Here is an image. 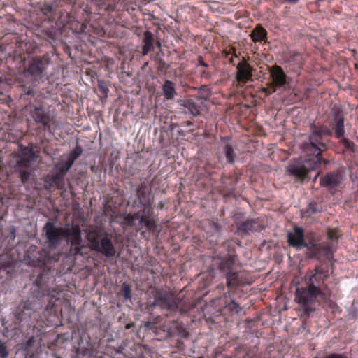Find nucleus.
Returning a JSON list of instances; mask_svg holds the SVG:
<instances>
[{
    "instance_id": "nucleus-58",
    "label": "nucleus",
    "mask_w": 358,
    "mask_h": 358,
    "mask_svg": "<svg viewBox=\"0 0 358 358\" xmlns=\"http://www.w3.org/2000/svg\"><path fill=\"white\" fill-rule=\"evenodd\" d=\"M319 174H320V172H318V173L316 174V176H315V178H314V179H313V182H315V181H316L317 178L318 177Z\"/></svg>"
},
{
    "instance_id": "nucleus-22",
    "label": "nucleus",
    "mask_w": 358,
    "mask_h": 358,
    "mask_svg": "<svg viewBox=\"0 0 358 358\" xmlns=\"http://www.w3.org/2000/svg\"><path fill=\"white\" fill-rule=\"evenodd\" d=\"M250 37L254 43H266L268 41V32L265 28L258 24L251 31Z\"/></svg>"
},
{
    "instance_id": "nucleus-57",
    "label": "nucleus",
    "mask_w": 358,
    "mask_h": 358,
    "mask_svg": "<svg viewBox=\"0 0 358 358\" xmlns=\"http://www.w3.org/2000/svg\"><path fill=\"white\" fill-rule=\"evenodd\" d=\"M3 81V74L0 73V85L2 83Z\"/></svg>"
},
{
    "instance_id": "nucleus-28",
    "label": "nucleus",
    "mask_w": 358,
    "mask_h": 358,
    "mask_svg": "<svg viewBox=\"0 0 358 358\" xmlns=\"http://www.w3.org/2000/svg\"><path fill=\"white\" fill-rule=\"evenodd\" d=\"M320 249L318 250V252H320L319 255L317 257H315V258H320L322 257H325L327 258L330 257L333 254V248L331 245H330L329 243H322L320 244Z\"/></svg>"
},
{
    "instance_id": "nucleus-10",
    "label": "nucleus",
    "mask_w": 358,
    "mask_h": 358,
    "mask_svg": "<svg viewBox=\"0 0 358 358\" xmlns=\"http://www.w3.org/2000/svg\"><path fill=\"white\" fill-rule=\"evenodd\" d=\"M50 63V57L48 55L36 57L29 62L27 73L36 80L44 76L45 71Z\"/></svg>"
},
{
    "instance_id": "nucleus-34",
    "label": "nucleus",
    "mask_w": 358,
    "mask_h": 358,
    "mask_svg": "<svg viewBox=\"0 0 358 358\" xmlns=\"http://www.w3.org/2000/svg\"><path fill=\"white\" fill-rule=\"evenodd\" d=\"M154 41H155V39H154L153 34L150 31H146L144 33V38H143L144 45H143L150 47L153 49Z\"/></svg>"
},
{
    "instance_id": "nucleus-25",
    "label": "nucleus",
    "mask_w": 358,
    "mask_h": 358,
    "mask_svg": "<svg viewBox=\"0 0 358 358\" xmlns=\"http://www.w3.org/2000/svg\"><path fill=\"white\" fill-rule=\"evenodd\" d=\"M183 106L187 109L186 113L192 115L193 117L200 115V106L193 100H185Z\"/></svg>"
},
{
    "instance_id": "nucleus-47",
    "label": "nucleus",
    "mask_w": 358,
    "mask_h": 358,
    "mask_svg": "<svg viewBox=\"0 0 358 358\" xmlns=\"http://www.w3.org/2000/svg\"><path fill=\"white\" fill-rule=\"evenodd\" d=\"M15 234H16V229L14 227H12L10 229V233L8 235V238H10V240H14L15 238Z\"/></svg>"
},
{
    "instance_id": "nucleus-29",
    "label": "nucleus",
    "mask_w": 358,
    "mask_h": 358,
    "mask_svg": "<svg viewBox=\"0 0 358 358\" xmlns=\"http://www.w3.org/2000/svg\"><path fill=\"white\" fill-rule=\"evenodd\" d=\"M52 185H55L58 189H62L64 187V178L59 173H55L48 177Z\"/></svg>"
},
{
    "instance_id": "nucleus-16",
    "label": "nucleus",
    "mask_w": 358,
    "mask_h": 358,
    "mask_svg": "<svg viewBox=\"0 0 358 358\" xmlns=\"http://www.w3.org/2000/svg\"><path fill=\"white\" fill-rule=\"evenodd\" d=\"M236 80L241 85H245L248 81L252 80V67L250 64L243 60L237 66Z\"/></svg>"
},
{
    "instance_id": "nucleus-33",
    "label": "nucleus",
    "mask_w": 358,
    "mask_h": 358,
    "mask_svg": "<svg viewBox=\"0 0 358 358\" xmlns=\"http://www.w3.org/2000/svg\"><path fill=\"white\" fill-rule=\"evenodd\" d=\"M224 308L231 314H238L241 310L239 304L234 300H231L228 303H227Z\"/></svg>"
},
{
    "instance_id": "nucleus-62",
    "label": "nucleus",
    "mask_w": 358,
    "mask_h": 358,
    "mask_svg": "<svg viewBox=\"0 0 358 358\" xmlns=\"http://www.w3.org/2000/svg\"><path fill=\"white\" fill-rule=\"evenodd\" d=\"M357 17H358V14H357Z\"/></svg>"
},
{
    "instance_id": "nucleus-52",
    "label": "nucleus",
    "mask_w": 358,
    "mask_h": 358,
    "mask_svg": "<svg viewBox=\"0 0 358 358\" xmlns=\"http://www.w3.org/2000/svg\"><path fill=\"white\" fill-rule=\"evenodd\" d=\"M45 264V257H40L38 262V266H44Z\"/></svg>"
},
{
    "instance_id": "nucleus-19",
    "label": "nucleus",
    "mask_w": 358,
    "mask_h": 358,
    "mask_svg": "<svg viewBox=\"0 0 358 358\" xmlns=\"http://www.w3.org/2000/svg\"><path fill=\"white\" fill-rule=\"evenodd\" d=\"M34 311L33 303L27 300L17 306L14 311V315L15 319L20 322L27 318H30Z\"/></svg>"
},
{
    "instance_id": "nucleus-20",
    "label": "nucleus",
    "mask_w": 358,
    "mask_h": 358,
    "mask_svg": "<svg viewBox=\"0 0 358 358\" xmlns=\"http://www.w3.org/2000/svg\"><path fill=\"white\" fill-rule=\"evenodd\" d=\"M36 157L31 148H24L17 156V168H29Z\"/></svg>"
},
{
    "instance_id": "nucleus-43",
    "label": "nucleus",
    "mask_w": 358,
    "mask_h": 358,
    "mask_svg": "<svg viewBox=\"0 0 358 358\" xmlns=\"http://www.w3.org/2000/svg\"><path fill=\"white\" fill-rule=\"evenodd\" d=\"M323 358H350L345 353H331Z\"/></svg>"
},
{
    "instance_id": "nucleus-5",
    "label": "nucleus",
    "mask_w": 358,
    "mask_h": 358,
    "mask_svg": "<svg viewBox=\"0 0 358 358\" xmlns=\"http://www.w3.org/2000/svg\"><path fill=\"white\" fill-rule=\"evenodd\" d=\"M345 117L344 113L340 106L334 105L331 109L328 119V123L334 131V137L341 138L345 136Z\"/></svg>"
},
{
    "instance_id": "nucleus-2",
    "label": "nucleus",
    "mask_w": 358,
    "mask_h": 358,
    "mask_svg": "<svg viewBox=\"0 0 358 358\" xmlns=\"http://www.w3.org/2000/svg\"><path fill=\"white\" fill-rule=\"evenodd\" d=\"M324 268L316 266L313 273L306 280V287H297L295 300L303 307L304 313L309 315L315 310L311 306L317 301V297L324 299L325 293L321 289L320 285L327 278Z\"/></svg>"
},
{
    "instance_id": "nucleus-6",
    "label": "nucleus",
    "mask_w": 358,
    "mask_h": 358,
    "mask_svg": "<svg viewBox=\"0 0 358 358\" xmlns=\"http://www.w3.org/2000/svg\"><path fill=\"white\" fill-rule=\"evenodd\" d=\"M143 208L132 214L135 221L138 220L140 227H145L152 234H158L159 230L157 229V224L153 209L148 207Z\"/></svg>"
},
{
    "instance_id": "nucleus-12",
    "label": "nucleus",
    "mask_w": 358,
    "mask_h": 358,
    "mask_svg": "<svg viewBox=\"0 0 358 358\" xmlns=\"http://www.w3.org/2000/svg\"><path fill=\"white\" fill-rule=\"evenodd\" d=\"M30 114L34 120L44 127L45 130L51 132L52 128L50 123L54 120V117L51 115L49 110L44 107L34 106L30 111Z\"/></svg>"
},
{
    "instance_id": "nucleus-37",
    "label": "nucleus",
    "mask_w": 358,
    "mask_h": 358,
    "mask_svg": "<svg viewBox=\"0 0 358 358\" xmlns=\"http://www.w3.org/2000/svg\"><path fill=\"white\" fill-rule=\"evenodd\" d=\"M341 235L338 229H329L327 231V238L331 241H336Z\"/></svg>"
},
{
    "instance_id": "nucleus-17",
    "label": "nucleus",
    "mask_w": 358,
    "mask_h": 358,
    "mask_svg": "<svg viewBox=\"0 0 358 358\" xmlns=\"http://www.w3.org/2000/svg\"><path fill=\"white\" fill-rule=\"evenodd\" d=\"M136 196L139 201L138 206L152 208L153 196L151 191L148 189L145 183H141L136 189Z\"/></svg>"
},
{
    "instance_id": "nucleus-3",
    "label": "nucleus",
    "mask_w": 358,
    "mask_h": 358,
    "mask_svg": "<svg viewBox=\"0 0 358 358\" xmlns=\"http://www.w3.org/2000/svg\"><path fill=\"white\" fill-rule=\"evenodd\" d=\"M86 238L92 250L107 258L116 255L117 250L113 241V234L102 229H92L87 233Z\"/></svg>"
},
{
    "instance_id": "nucleus-59",
    "label": "nucleus",
    "mask_w": 358,
    "mask_h": 358,
    "mask_svg": "<svg viewBox=\"0 0 358 358\" xmlns=\"http://www.w3.org/2000/svg\"><path fill=\"white\" fill-rule=\"evenodd\" d=\"M156 45L158 47V48H160L161 47V43L159 41H157L156 43Z\"/></svg>"
},
{
    "instance_id": "nucleus-4",
    "label": "nucleus",
    "mask_w": 358,
    "mask_h": 358,
    "mask_svg": "<svg viewBox=\"0 0 358 358\" xmlns=\"http://www.w3.org/2000/svg\"><path fill=\"white\" fill-rule=\"evenodd\" d=\"M66 243L71 245L69 252L71 255L76 256L82 255V250L84 248L81 236V229L79 225H66L64 227V236Z\"/></svg>"
},
{
    "instance_id": "nucleus-41",
    "label": "nucleus",
    "mask_w": 358,
    "mask_h": 358,
    "mask_svg": "<svg viewBox=\"0 0 358 358\" xmlns=\"http://www.w3.org/2000/svg\"><path fill=\"white\" fill-rule=\"evenodd\" d=\"M9 355V351L5 343L0 340V357L7 358Z\"/></svg>"
},
{
    "instance_id": "nucleus-45",
    "label": "nucleus",
    "mask_w": 358,
    "mask_h": 358,
    "mask_svg": "<svg viewBox=\"0 0 358 358\" xmlns=\"http://www.w3.org/2000/svg\"><path fill=\"white\" fill-rule=\"evenodd\" d=\"M125 222L129 226H134L135 225L136 221L134 220V217L131 213H129L125 217Z\"/></svg>"
},
{
    "instance_id": "nucleus-13",
    "label": "nucleus",
    "mask_w": 358,
    "mask_h": 358,
    "mask_svg": "<svg viewBox=\"0 0 358 358\" xmlns=\"http://www.w3.org/2000/svg\"><path fill=\"white\" fill-rule=\"evenodd\" d=\"M269 74L271 82L270 84L278 89L284 88L287 84H289V78L287 77L282 68L275 64L269 68Z\"/></svg>"
},
{
    "instance_id": "nucleus-49",
    "label": "nucleus",
    "mask_w": 358,
    "mask_h": 358,
    "mask_svg": "<svg viewBox=\"0 0 358 358\" xmlns=\"http://www.w3.org/2000/svg\"><path fill=\"white\" fill-rule=\"evenodd\" d=\"M152 50H153V49L150 47L143 45V48H142V55H147L148 54V52Z\"/></svg>"
},
{
    "instance_id": "nucleus-61",
    "label": "nucleus",
    "mask_w": 358,
    "mask_h": 358,
    "mask_svg": "<svg viewBox=\"0 0 358 358\" xmlns=\"http://www.w3.org/2000/svg\"><path fill=\"white\" fill-rule=\"evenodd\" d=\"M144 233H145L144 231H142L141 235H144Z\"/></svg>"
},
{
    "instance_id": "nucleus-46",
    "label": "nucleus",
    "mask_w": 358,
    "mask_h": 358,
    "mask_svg": "<svg viewBox=\"0 0 358 358\" xmlns=\"http://www.w3.org/2000/svg\"><path fill=\"white\" fill-rule=\"evenodd\" d=\"M228 54H231L232 57L229 59V63L231 64H234V57H238V55L236 53V50L234 48H231L229 49Z\"/></svg>"
},
{
    "instance_id": "nucleus-56",
    "label": "nucleus",
    "mask_w": 358,
    "mask_h": 358,
    "mask_svg": "<svg viewBox=\"0 0 358 358\" xmlns=\"http://www.w3.org/2000/svg\"><path fill=\"white\" fill-rule=\"evenodd\" d=\"M329 306L331 308H338L337 305L335 303H334V302H331L330 304H329Z\"/></svg>"
},
{
    "instance_id": "nucleus-50",
    "label": "nucleus",
    "mask_w": 358,
    "mask_h": 358,
    "mask_svg": "<svg viewBox=\"0 0 358 358\" xmlns=\"http://www.w3.org/2000/svg\"><path fill=\"white\" fill-rule=\"evenodd\" d=\"M45 187L47 189H50L51 187H55V185H52V182L49 180V178L45 181Z\"/></svg>"
},
{
    "instance_id": "nucleus-38",
    "label": "nucleus",
    "mask_w": 358,
    "mask_h": 358,
    "mask_svg": "<svg viewBox=\"0 0 358 358\" xmlns=\"http://www.w3.org/2000/svg\"><path fill=\"white\" fill-rule=\"evenodd\" d=\"M122 293L124 299H130L131 297V290L130 286L127 284L124 283L122 287Z\"/></svg>"
},
{
    "instance_id": "nucleus-26",
    "label": "nucleus",
    "mask_w": 358,
    "mask_h": 358,
    "mask_svg": "<svg viewBox=\"0 0 358 358\" xmlns=\"http://www.w3.org/2000/svg\"><path fill=\"white\" fill-rule=\"evenodd\" d=\"M338 140L339 141L340 145L343 147V150L345 152L349 153L350 155H355L356 152V145L353 141L345 137V136L341 138H338Z\"/></svg>"
},
{
    "instance_id": "nucleus-39",
    "label": "nucleus",
    "mask_w": 358,
    "mask_h": 358,
    "mask_svg": "<svg viewBox=\"0 0 358 358\" xmlns=\"http://www.w3.org/2000/svg\"><path fill=\"white\" fill-rule=\"evenodd\" d=\"M97 87L101 93L106 97L109 92V89L106 83L103 80H99Z\"/></svg>"
},
{
    "instance_id": "nucleus-32",
    "label": "nucleus",
    "mask_w": 358,
    "mask_h": 358,
    "mask_svg": "<svg viewBox=\"0 0 358 358\" xmlns=\"http://www.w3.org/2000/svg\"><path fill=\"white\" fill-rule=\"evenodd\" d=\"M82 147L79 145H77L75 148L69 154L66 161L73 165L76 159L82 155Z\"/></svg>"
},
{
    "instance_id": "nucleus-11",
    "label": "nucleus",
    "mask_w": 358,
    "mask_h": 358,
    "mask_svg": "<svg viewBox=\"0 0 358 358\" xmlns=\"http://www.w3.org/2000/svg\"><path fill=\"white\" fill-rule=\"evenodd\" d=\"M226 278L227 286L231 290L252 282L250 274L245 271H236L228 274Z\"/></svg>"
},
{
    "instance_id": "nucleus-14",
    "label": "nucleus",
    "mask_w": 358,
    "mask_h": 358,
    "mask_svg": "<svg viewBox=\"0 0 358 358\" xmlns=\"http://www.w3.org/2000/svg\"><path fill=\"white\" fill-rule=\"evenodd\" d=\"M237 257L234 255H229L220 258L218 264V269L225 276L238 270Z\"/></svg>"
},
{
    "instance_id": "nucleus-55",
    "label": "nucleus",
    "mask_w": 358,
    "mask_h": 358,
    "mask_svg": "<svg viewBox=\"0 0 358 358\" xmlns=\"http://www.w3.org/2000/svg\"><path fill=\"white\" fill-rule=\"evenodd\" d=\"M200 90L201 91H205V90H209L208 87L206 85H202L201 87H200Z\"/></svg>"
},
{
    "instance_id": "nucleus-27",
    "label": "nucleus",
    "mask_w": 358,
    "mask_h": 358,
    "mask_svg": "<svg viewBox=\"0 0 358 358\" xmlns=\"http://www.w3.org/2000/svg\"><path fill=\"white\" fill-rule=\"evenodd\" d=\"M169 334L171 335L178 334L181 337H187L188 336V333L184 328L182 323L175 320L173 321L171 328L169 330Z\"/></svg>"
},
{
    "instance_id": "nucleus-54",
    "label": "nucleus",
    "mask_w": 358,
    "mask_h": 358,
    "mask_svg": "<svg viewBox=\"0 0 358 358\" xmlns=\"http://www.w3.org/2000/svg\"><path fill=\"white\" fill-rule=\"evenodd\" d=\"M164 207V203L163 201H160L158 203L157 208L159 209H163Z\"/></svg>"
},
{
    "instance_id": "nucleus-9",
    "label": "nucleus",
    "mask_w": 358,
    "mask_h": 358,
    "mask_svg": "<svg viewBox=\"0 0 358 358\" xmlns=\"http://www.w3.org/2000/svg\"><path fill=\"white\" fill-rule=\"evenodd\" d=\"M154 298V301L150 305L151 308L159 306L161 309L169 312L171 315L177 312L182 313V310L178 308V302L172 298L162 294L159 291L155 292Z\"/></svg>"
},
{
    "instance_id": "nucleus-1",
    "label": "nucleus",
    "mask_w": 358,
    "mask_h": 358,
    "mask_svg": "<svg viewBox=\"0 0 358 358\" xmlns=\"http://www.w3.org/2000/svg\"><path fill=\"white\" fill-rule=\"evenodd\" d=\"M333 134L332 128L324 125L314 127L308 140L301 145L304 156L291 160L286 167V172L301 182L309 180L310 171L320 166L323 160L322 153L327 148L323 136H331Z\"/></svg>"
},
{
    "instance_id": "nucleus-40",
    "label": "nucleus",
    "mask_w": 358,
    "mask_h": 358,
    "mask_svg": "<svg viewBox=\"0 0 358 358\" xmlns=\"http://www.w3.org/2000/svg\"><path fill=\"white\" fill-rule=\"evenodd\" d=\"M157 71L161 73H166V71H167V69L169 68V65L165 62V61L163 60L162 59H159L157 61Z\"/></svg>"
},
{
    "instance_id": "nucleus-30",
    "label": "nucleus",
    "mask_w": 358,
    "mask_h": 358,
    "mask_svg": "<svg viewBox=\"0 0 358 358\" xmlns=\"http://www.w3.org/2000/svg\"><path fill=\"white\" fill-rule=\"evenodd\" d=\"M302 248H307L311 252L313 257L319 255L320 252H318V250L320 248V244L316 243L313 240H310L308 242L304 240Z\"/></svg>"
},
{
    "instance_id": "nucleus-24",
    "label": "nucleus",
    "mask_w": 358,
    "mask_h": 358,
    "mask_svg": "<svg viewBox=\"0 0 358 358\" xmlns=\"http://www.w3.org/2000/svg\"><path fill=\"white\" fill-rule=\"evenodd\" d=\"M163 95L166 100H172L176 95L174 83L171 80H165L162 85Z\"/></svg>"
},
{
    "instance_id": "nucleus-51",
    "label": "nucleus",
    "mask_w": 358,
    "mask_h": 358,
    "mask_svg": "<svg viewBox=\"0 0 358 358\" xmlns=\"http://www.w3.org/2000/svg\"><path fill=\"white\" fill-rule=\"evenodd\" d=\"M201 75L202 77L209 78H210V74L209 72H207L206 71L203 70L201 72Z\"/></svg>"
},
{
    "instance_id": "nucleus-23",
    "label": "nucleus",
    "mask_w": 358,
    "mask_h": 358,
    "mask_svg": "<svg viewBox=\"0 0 358 358\" xmlns=\"http://www.w3.org/2000/svg\"><path fill=\"white\" fill-rule=\"evenodd\" d=\"M229 137L221 138V141L224 143L222 151L226 157L227 162L229 164H233L236 158V154L234 146L229 143Z\"/></svg>"
},
{
    "instance_id": "nucleus-36",
    "label": "nucleus",
    "mask_w": 358,
    "mask_h": 358,
    "mask_svg": "<svg viewBox=\"0 0 358 358\" xmlns=\"http://www.w3.org/2000/svg\"><path fill=\"white\" fill-rule=\"evenodd\" d=\"M319 211H320V208H319L317 203L310 202L308 205L304 213L306 214L308 216H310V215L315 214Z\"/></svg>"
},
{
    "instance_id": "nucleus-18",
    "label": "nucleus",
    "mask_w": 358,
    "mask_h": 358,
    "mask_svg": "<svg viewBox=\"0 0 358 358\" xmlns=\"http://www.w3.org/2000/svg\"><path fill=\"white\" fill-rule=\"evenodd\" d=\"M304 240V231L300 227L294 226L293 232L287 234L288 244L297 250L302 248Z\"/></svg>"
},
{
    "instance_id": "nucleus-8",
    "label": "nucleus",
    "mask_w": 358,
    "mask_h": 358,
    "mask_svg": "<svg viewBox=\"0 0 358 358\" xmlns=\"http://www.w3.org/2000/svg\"><path fill=\"white\" fill-rule=\"evenodd\" d=\"M238 216H242L241 213L236 214L234 216V223L236 227V232L241 235H248L251 233L260 231L264 229V226L258 219H247L245 221H239Z\"/></svg>"
},
{
    "instance_id": "nucleus-42",
    "label": "nucleus",
    "mask_w": 358,
    "mask_h": 358,
    "mask_svg": "<svg viewBox=\"0 0 358 358\" xmlns=\"http://www.w3.org/2000/svg\"><path fill=\"white\" fill-rule=\"evenodd\" d=\"M277 89L278 88H276L275 87H274V86L272 85L271 84H269L268 87L262 88V92H264L267 96H268L275 93Z\"/></svg>"
},
{
    "instance_id": "nucleus-60",
    "label": "nucleus",
    "mask_w": 358,
    "mask_h": 358,
    "mask_svg": "<svg viewBox=\"0 0 358 358\" xmlns=\"http://www.w3.org/2000/svg\"><path fill=\"white\" fill-rule=\"evenodd\" d=\"M27 94H31V90H29L27 92Z\"/></svg>"
},
{
    "instance_id": "nucleus-15",
    "label": "nucleus",
    "mask_w": 358,
    "mask_h": 358,
    "mask_svg": "<svg viewBox=\"0 0 358 358\" xmlns=\"http://www.w3.org/2000/svg\"><path fill=\"white\" fill-rule=\"evenodd\" d=\"M342 181V176L338 171H332L327 173L324 176L320 178V184L322 187L334 192L339 186Z\"/></svg>"
},
{
    "instance_id": "nucleus-21",
    "label": "nucleus",
    "mask_w": 358,
    "mask_h": 358,
    "mask_svg": "<svg viewBox=\"0 0 358 358\" xmlns=\"http://www.w3.org/2000/svg\"><path fill=\"white\" fill-rule=\"evenodd\" d=\"M237 180H234L232 177L222 176L221 178V185L220 187V192L224 196H231L234 195Z\"/></svg>"
},
{
    "instance_id": "nucleus-7",
    "label": "nucleus",
    "mask_w": 358,
    "mask_h": 358,
    "mask_svg": "<svg viewBox=\"0 0 358 358\" xmlns=\"http://www.w3.org/2000/svg\"><path fill=\"white\" fill-rule=\"evenodd\" d=\"M43 231L48 246L53 249L58 248L64 236V227H57L53 222H48L43 227Z\"/></svg>"
},
{
    "instance_id": "nucleus-44",
    "label": "nucleus",
    "mask_w": 358,
    "mask_h": 358,
    "mask_svg": "<svg viewBox=\"0 0 358 358\" xmlns=\"http://www.w3.org/2000/svg\"><path fill=\"white\" fill-rule=\"evenodd\" d=\"M52 10V7L50 5L45 6L43 9V13L47 16L49 20H52V19L51 18Z\"/></svg>"
},
{
    "instance_id": "nucleus-31",
    "label": "nucleus",
    "mask_w": 358,
    "mask_h": 358,
    "mask_svg": "<svg viewBox=\"0 0 358 358\" xmlns=\"http://www.w3.org/2000/svg\"><path fill=\"white\" fill-rule=\"evenodd\" d=\"M72 166L73 165L71 164L67 161L61 162L57 163L55 166V170L56 171L57 173H59L64 178V176L70 170V169L72 167Z\"/></svg>"
},
{
    "instance_id": "nucleus-53",
    "label": "nucleus",
    "mask_w": 358,
    "mask_h": 358,
    "mask_svg": "<svg viewBox=\"0 0 358 358\" xmlns=\"http://www.w3.org/2000/svg\"><path fill=\"white\" fill-rule=\"evenodd\" d=\"M299 0H282L283 2H286L290 4H295Z\"/></svg>"
},
{
    "instance_id": "nucleus-48",
    "label": "nucleus",
    "mask_w": 358,
    "mask_h": 358,
    "mask_svg": "<svg viewBox=\"0 0 358 358\" xmlns=\"http://www.w3.org/2000/svg\"><path fill=\"white\" fill-rule=\"evenodd\" d=\"M197 60H198L199 65L202 66L203 67L208 66V64L204 62L202 56H199Z\"/></svg>"
},
{
    "instance_id": "nucleus-35",
    "label": "nucleus",
    "mask_w": 358,
    "mask_h": 358,
    "mask_svg": "<svg viewBox=\"0 0 358 358\" xmlns=\"http://www.w3.org/2000/svg\"><path fill=\"white\" fill-rule=\"evenodd\" d=\"M20 174V178L23 184L28 182L29 180L31 173L27 171L26 168H17Z\"/></svg>"
}]
</instances>
